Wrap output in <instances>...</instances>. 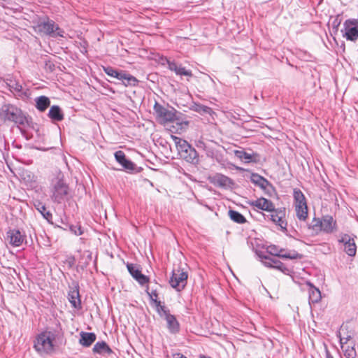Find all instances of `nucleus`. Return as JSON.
Segmentation results:
<instances>
[{"label":"nucleus","mask_w":358,"mask_h":358,"mask_svg":"<svg viewBox=\"0 0 358 358\" xmlns=\"http://www.w3.org/2000/svg\"><path fill=\"white\" fill-rule=\"evenodd\" d=\"M234 155L245 163L255 162L257 161V153H249L243 149L234 150Z\"/></svg>","instance_id":"obj_19"},{"label":"nucleus","mask_w":358,"mask_h":358,"mask_svg":"<svg viewBox=\"0 0 358 358\" xmlns=\"http://www.w3.org/2000/svg\"><path fill=\"white\" fill-rule=\"evenodd\" d=\"M40 31L44 32L50 36L64 37V31L53 20L47 19L38 24Z\"/></svg>","instance_id":"obj_5"},{"label":"nucleus","mask_w":358,"mask_h":358,"mask_svg":"<svg viewBox=\"0 0 358 358\" xmlns=\"http://www.w3.org/2000/svg\"><path fill=\"white\" fill-rule=\"evenodd\" d=\"M124 78H121L122 84L126 87H135L138 84L137 78L132 75L127 73L124 71V75H122Z\"/></svg>","instance_id":"obj_31"},{"label":"nucleus","mask_w":358,"mask_h":358,"mask_svg":"<svg viewBox=\"0 0 358 358\" xmlns=\"http://www.w3.org/2000/svg\"><path fill=\"white\" fill-rule=\"evenodd\" d=\"M248 204L254 208V209L256 208L267 212L273 211L275 208L274 203L271 200L264 197H260L256 200L248 201Z\"/></svg>","instance_id":"obj_11"},{"label":"nucleus","mask_w":358,"mask_h":358,"mask_svg":"<svg viewBox=\"0 0 358 358\" xmlns=\"http://www.w3.org/2000/svg\"><path fill=\"white\" fill-rule=\"evenodd\" d=\"M199 358H211L210 357L206 356V355H201Z\"/></svg>","instance_id":"obj_49"},{"label":"nucleus","mask_w":358,"mask_h":358,"mask_svg":"<svg viewBox=\"0 0 358 358\" xmlns=\"http://www.w3.org/2000/svg\"><path fill=\"white\" fill-rule=\"evenodd\" d=\"M55 331H42L36 337L34 348L41 355H50L55 351Z\"/></svg>","instance_id":"obj_3"},{"label":"nucleus","mask_w":358,"mask_h":358,"mask_svg":"<svg viewBox=\"0 0 358 358\" xmlns=\"http://www.w3.org/2000/svg\"><path fill=\"white\" fill-rule=\"evenodd\" d=\"M115 158L116 161L127 171H132L135 169L136 165L131 160L126 158L124 152L118 150L115 152Z\"/></svg>","instance_id":"obj_17"},{"label":"nucleus","mask_w":358,"mask_h":358,"mask_svg":"<svg viewBox=\"0 0 358 358\" xmlns=\"http://www.w3.org/2000/svg\"><path fill=\"white\" fill-rule=\"evenodd\" d=\"M171 138L176 145V148L178 150L179 155L184 152L187 149H189L192 147V145L189 144V143L187 141L182 139L180 137H178L176 136H171Z\"/></svg>","instance_id":"obj_29"},{"label":"nucleus","mask_w":358,"mask_h":358,"mask_svg":"<svg viewBox=\"0 0 358 358\" xmlns=\"http://www.w3.org/2000/svg\"><path fill=\"white\" fill-rule=\"evenodd\" d=\"M326 358H334L328 350H326Z\"/></svg>","instance_id":"obj_48"},{"label":"nucleus","mask_w":358,"mask_h":358,"mask_svg":"<svg viewBox=\"0 0 358 358\" xmlns=\"http://www.w3.org/2000/svg\"><path fill=\"white\" fill-rule=\"evenodd\" d=\"M48 117L53 122H60L64 120V113L59 106H52L49 110Z\"/></svg>","instance_id":"obj_25"},{"label":"nucleus","mask_w":358,"mask_h":358,"mask_svg":"<svg viewBox=\"0 0 358 358\" xmlns=\"http://www.w3.org/2000/svg\"><path fill=\"white\" fill-rule=\"evenodd\" d=\"M322 218H314L309 225V228L315 231H322Z\"/></svg>","instance_id":"obj_39"},{"label":"nucleus","mask_w":358,"mask_h":358,"mask_svg":"<svg viewBox=\"0 0 358 358\" xmlns=\"http://www.w3.org/2000/svg\"><path fill=\"white\" fill-rule=\"evenodd\" d=\"M344 355L346 358H355L357 352L354 347L350 348L349 346L344 350Z\"/></svg>","instance_id":"obj_42"},{"label":"nucleus","mask_w":358,"mask_h":358,"mask_svg":"<svg viewBox=\"0 0 358 358\" xmlns=\"http://www.w3.org/2000/svg\"><path fill=\"white\" fill-rule=\"evenodd\" d=\"M180 157L185 159L187 162L192 164H197L199 163V155L196 149L191 147L184 152L180 155Z\"/></svg>","instance_id":"obj_20"},{"label":"nucleus","mask_w":358,"mask_h":358,"mask_svg":"<svg viewBox=\"0 0 358 358\" xmlns=\"http://www.w3.org/2000/svg\"><path fill=\"white\" fill-rule=\"evenodd\" d=\"M341 33L347 41H356L358 39V20H346L343 23Z\"/></svg>","instance_id":"obj_4"},{"label":"nucleus","mask_w":358,"mask_h":358,"mask_svg":"<svg viewBox=\"0 0 358 358\" xmlns=\"http://www.w3.org/2000/svg\"><path fill=\"white\" fill-rule=\"evenodd\" d=\"M229 215L231 220L238 224H243L246 222V219L245 218V217L241 213L236 210H229Z\"/></svg>","instance_id":"obj_33"},{"label":"nucleus","mask_w":358,"mask_h":358,"mask_svg":"<svg viewBox=\"0 0 358 358\" xmlns=\"http://www.w3.org/2000/svg\"><path fill=\"white\" fill-rule=\"evenodd\" d=\"M155 306L157 313L161 317L165 318L166 315L171 314L169 309L164 305H162L161 301L157 302V303L155 304Z\"/></svg>","instance_id":"obj_35"},{"label":"nucleus","mask_w":358,"mask_h":358,"mask_svg":"<svg viewBox=\"0 0 358 358\" xmlns=\"http://www.w3.org/2000/svg\"><path fill=\"white\" fill-rule=\"evenodd\" d=\"M79 343L83 347H90L96 339V336L93 332L81 331Z\"/></svg>","instance_id":"obj_23"},{"label":"nucleus","mask_w":358,"mask_h":358,"mask_svg":"<svg viewBox=\"0 0 358 358\" xmlns=\"http://www.w3.org/2000/svg\"><path fill=\"white\" fill-rule=\"evenodd\" d=\"M164 319L167 323V329L171 334H176L180 331V323L173 315L169 314Z\"/></svg>","instance_id":"obj_22"},{"label":"nucleus","mask_w":358,"mask_h":358,"mask_svg":"<svg viewBox=\"0 0 358 358\" xmlns=\"http://www.w3.org/2000/svg\"><path fill=\"white\" fill-rule=\"evenodd\" d=\"M296 215L301 221H305L308 217V206L295 208Z\"/></svg>","instance_id":"obj_36"},{"label":"nucleus","mask_w":358,"mask_h":358,"mask_svg":"<svg viewBox=\"0 0 358 358\" xmlns=\"http://www.w3.org/2000/svg\"><path fill=\"white\" fill-rule=\"evenodd\" d=\"M146 293L149 296L150 300L154 303V304H157V302H160V301H158V294L157 292V290L153 289L150 291L149 287H148L146 289Z\"/></svg>","instance_id":"obj_41"},{"label":"nucleus","mask_w":358,"mask_h":358,"mask_svg":"<svg viewBox=\"0 0 358 358\" xmlns=\"http://www.w3.org/2000/svg\"><path fill=\"white\" fill-rule=\"evenodd\" d=\"M192 109L201 114H210L212 108L201 103H194Z\"/></svg>","instance_id":"obj_34"},{"label":"nucleus","mask_w":358,"mask_h":358,"mask_svg":"<svg viewBox=\"0 0 358 358\" xmlns=\"http://www.w3.org/2000/svg\"><path fill=\"white\" fill-rule=\"evenodd\" d=\"M0 117L4 121L14 122L19 127H26L29 125V121L25 114L13 104H3L0 109Z\"/></svg>","instance_id":"obj_2"},{"label":"nucleus","mask_w":358,"mask_h":358,"mask_svg":"<svg viewBox=\"0 0 358 358\" xmlns=\"http://www.w3.org/2000/svg\"><path fill=\"white\" fill-rule=\"evenodd\" d=\"M173 358H187V357L181 353L176 352V353L173 354Z\"/></svg>","instance_id":"obj_47"},{"label":"nucleus","mask_w":358,"mask_h":358,"mask_svg":"<svg viewBox=\"0 0 358 358\" xmlns=\"http://www.w3.org/2000/svg\"><path fill=\"white\" fill-rule=\"evenodd\" d=\"M199 143H200V144H201L203 147L205 146L204 143H203V142H199Z\"/></svg>","instance_id":"obj_50"},{"label":"nucleus","mask_w":358,"mask_h":358,"mask_svg":"<svg viewBox=\"0 0 358 358\" xmlns=\"http://www.w3.org/2000/svg\"><path fill=\"white\" fill-rule=\"evenodd\" d=\"M154 111L157 119L164 122H173L176 118L173 109L169 110L157 102H155L154 105Z\"/></svg>","instance_id":"obj_10"},{"label":"nucleus","mask_w":358,"mask_h":358,"mask_svg":"<svg viewBox=\"0 0 358 358\" xmlns=\"http://www.w3.org/2000/svg\"><path fill=\"white\" fill-rule=\"evenodd\" d=\"M26 235L19 229H10L7 232V238L9 243L13 247H20L22 243L26 242Z\"/></svg>","instance_id":"obj_13"},{"label":"nucleus","mask_w":358,"mask_h":358,"mask_svg":"<svg viewBox=\"0 0 358 358\" xmlns=\"http://www.w3.org/2000/svg\"><path fill=\"white\" fill-rule=\"evenodd\" d=\"M68 299L72 307L74 308L79 310L82 308L79 291L78 289L70 291L68 294Z\"/></svg>","instance_id":"obj_26"},{"label":"nucleus","mask_w":358,"mask_h":358,"mask_svg":"<svg viewBox=\"0 0 358 358\" xmlns=\"http://www.w3.org/2000/svg\"><path fill=\"white\" fill-rule=\"evenodd\" d=\"M293 197L294 201L295 208H299L300 207L307 206V202L303 193L298 188L293 190Z\"/></svg>","instance_id":"obj_24"},{"label":"nucleus","mask_w":358,"mask_h":358,"mask_svg":"<svg viewBox=\"0 0 358 358\" xmlns=\"http://www.w3.org/2000/svg\"><path fill=\"white\" fill-rule=\"evenodd\" d=\"M322 231L332 234L337 230V222L331 215H324L322 217Z\"/></svg>","instance_id":"obj_16"},{"label":"nucleus","mask_w":358,"mask_h":358,"mask_svg":"<svg viewBox=\"0 0 358 358\" xmlns=\"http://www.w3.org/2000/svg\"><path fill=\"white\" fill-rule=\"evenodd\" d=\"M356 236L348 234H341L338 236V242L343 245V250L350 257H354L357 252V245L355 241Z\"/></svg>","instance_id":"obj_8"},{"label":"nucleus","mask_w":358,"mask_h":358,"mask_svg":"<svg viewBox=\"0 0 358 358\" xmlns=\"http://www.w3.org/2000/svg\"><path fill=\"white\" fill-rule=\"evenodd\" d=\"M168 66H169V69L171 71H174V72L176 71V69L179 66V65H178L177 63H176L175 62H171V61H168Z\"/></svg>","instance_id":"obj_44"},{"label":"nucleus","mask_w":358,"mask_h":358,"mask_svg":"<svg viewBox=\"0 0 358 358\" xmlns=\"http://www.w3.org/2000/svg\"><path fill=\"white\" fill-rule=\"evenodd\" d=\"M127 268L131 275L141 285H144L149 282V278L141 273L139 266L136 264H127Z\"/></svg>","instance_id":"obj_14"},{"label":"nucleus","mask_w":358,"mask_h":358,"mask_svg":"<svg viewBox=\"0 0 358 358\" xmlns=\"http://www.w3.org/2000/svg\"><path fill=\"white\" fill-rule=\"evenodd\" d=\"M271 220L275 224L278 225L282 231L287 230V223L285 221V208H275L274 210L270 212Z\"/></svg>","instance_id":"obj_12"},{"label":"nucleus","mask_w":358,"mask_h":358,"mask_svg":"<svg viewBox=\"0 0 358 358\" xmlns=\"http://www.w3.org/2000/svg\"><path fill=\"white\" fill-rule=\"evenodd\" d=\"M351 339V336H348L347 337H342L341 336H340V343L341 345V348H344V345L345 344H347L348 341H350Z\"/></svg>","instance_id":"obj_45"},{"label":"nucleus","mask_w":358,"mask_h":358,"mask_svg":"<svg viewBox=\"0 0 358 358\" xmlns=\"http://www.w3.org/2000/svg\"><path fill=\"white\" fill-rule=\"evenodd\" d=\"M5 83L10 91L14 94L16 97H20L21 99H24L28 96V92L27 90H25L22 85L16 80L13 76L8 75V77L5 79Z\"/></svg>","instance_id":"obj_7"},{"label":"nucleus","mask_w":358,"mask_h":358,"mask_svg":"<svg viewBox=\"0 0 358 358\" xmlns=\"http://www.w3.org/2000/svg\"><path fill=\"white\" fill-rule=\"evenodd\" d=\"M272 268L278 269L285 274H289V269L287 268L286 266L278 259H276Z\"/></svg>","instance_id":"obj_38"},{"label":"nucleus","mask_w":358,"mask_h":358,"mask_svg":"<svg viewBox=\"0 0 358 358\" xmlns=\"http://www.w3.org/2000/svg\"><path fill=\"white\" fill-rule=\"evenodd\" d=\"M50 196L53 203L64 202L69 194V187L64 180V173L56 169L50 178Z\"/></svg>","instance_id":"obj_1"},{"label":"nucleus","mask_w":358,"mask_h":358,"mask_svg":"<svg viewBox=\"0 0 358 358\" xmlns=\"http://www.w3.org/2000/svg\"><path fill=\"white\" fill-rule=\"evenodd\" d=\"M306 285L308 287L309 302L313 303H318L321 299V292L320 289L308 281L306 282Z\"/></svg>","instance_id":"obj_21"},{"label":"nucleus","mask_w":358,"mask_h":358,"mask_svg":"<svg viewBox=\"0 0 358 358\" xmlns=\"http://www.w3.org/2000/svg\"><path fill=\"white\" fill-rule=\"evenodd\" d=\"M341 24V21L338 20V19H335L333 22H332V26H333V28H335V29H338L339 25Z\"/></svg>","instance_id":"obj_46"},{"label":"nucleus","mask_w":358,"mask_h":358,"mask_svg":"<svg viewBox=\"0 0 358 358\" xmlns=\"http://www.w3.org/2000/svg\"><path fill=\"white\" fill-rule=\"evenodd\" d=\"M250 180L252 183L259 186L264 190L266 189L268 186H271L270 182L258 173H252Z\"/></svg>","instance_id":"obj_28"},{"label":"nucleus","mask_w":358,"mask_h":358,"mask_svg":"<svg viewBox=\"0 0 358 358\" xmlns=\"http://www.w3.org/2000/svg\"><path fill=\"white\" fill-rule=\"evenodd\" d=\"M36 107L41 111H45L50 105V100L45 96H40L35 99Z\"/></svg>","instance_id":"obj_30"},{"label":"nucleus","mask_w":358,"mask_h":358,"mask_svg":"<svg viewBox=\"0 0 358 358\" xmlns=\"http://www.w3.org/2000/svg\"><path fill=\"white\" fill-rule=\"evenodd\" d=\"M92 351L94 354H108L113 353L112 349L105 341H99L95 343L93 347Z\"/></svg>","instance_id":"obj_27"},{"label":"nucleus","mask_w":358,"mask_h":358,"mask_svg":"<svg viewBox=\"0 0 358 358\" xmlns=\"http://www.w3.org/2000/svg\"><path fill=\"white\" fill-rule=\"evenodd\" d=\"M259 257L262 259V264L268 268H272L274 262H275L277 259L271 258L266 255H259Z\"/></svg>","instance_id":"obj_37"},{"label":"nucleus","mask_w":358,"mask_h":358,"mask_svg":"<svg viewBox=\"0 0 358 358\" xmlns=\"http://www.w3.org/2000/svg\"><path fill=\"white\" fill-rule=\"evenodd\" d=\"M188 274L182 270H176L172 273L170 278V285L176 291L180 292L185 287L187 282Z\"/></svg>","instance_id":"obj_6"},{"label":"nucleus","mask_w":358,"mask_h":358,"mask_svg":"<svg viewBox=\"0 0 358 358\" xmlns=\"http://www.w3.org/2000/svg\"><path fill=\"white\" fill-rule=\"evenodd\" d=\"M176 75L178 76H185L187 77H192V71L186 69L185 67H182L181 65H179L176 71H175Z\"/></svg>","instance_id":"obj_40"},{"label":"nucleus","mask_w":358,"mask_h":358,"mask_svg":"<svg viewBox=\"0 0 358 358\" xmlns=\"http://www.w3.org/2000/svg\"><path fill=\"white\" fill-rule=\"evenodd\" d=\"M33 205L44 219L49 223L52 224V214L50 210H47L45 205L43 202L39 200H35L33 202Z\"/></svg>","instance_id":"obj_18"},{"label":"nucleus","mask_w":358,"mask_h":358,"mask_svg":"<svg viewBox=\"0 0 358 358\" xmlns=\"http://www.w3.org/2000/svg\"><path fill=\"white\" fill-rule=\"evenodd\" d=\"M69 229L76 236H80L83 234V231L80 225H70Z\"/></svg>","instance_id":"obj_43"},{"label":"nucleus","mask_w":358,"mask_h":358,"mask_svg":"<svg viewBox=\"0 0 358 358\" xmlns=\"http://www.w3.org/2000/svg\"><path fill=\"white\" fill-rule=\"evenodd\" d=\"M210 183L216 187L222 188L231 187L234 184L232 180L227 176L222 173H216L208 178Z\"/></svg>","instance_id":"obj_15"},{"label":"nucleus","mask_w":358,"mask_h":358,"mask_svg":"<svg viewBox=\"0 0 358 358\" xmlns=\"http://www.w3.org/2000/svg\"><path fill=\"white\" fill-rule=\"evenodd\" d=\"M103 71L108 76L117 78L119 80H121V78H124L122 75H124V71L117 70L111 66L103 67Z\"/></svg>","instance_id":"obj_32"},{"label":"nucleus","mask_w":358,"mask_h":358,"mask_svg":"<svg viewBox=\"0 0 358 358\" xmlns=\"http://www.w3.org/2000/svg\"><path fill=\"white\" fill-rule=\"evenodd\" d=\"M266 251L273 256L285 259H296L302 257V255L295 250L286 251L285 249L279 248L275 245H268Z\"/></svg>","instance_id":"obj_9"}]
</instances>
